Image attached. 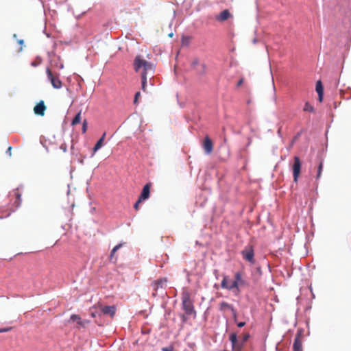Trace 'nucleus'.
I'll return each mask as SVG.
<instances>
[{
	"instance_id": "5701e85b",
	"label": "nucleus",
	"mask_w": 351,
	"mask_h": 351,
	"mask_svg": "<svg viewBox=\"0 0 351 351\" xmlns=\"http://www.w3.org/2000/svg\"><path fill=\"white\" fill-rule=\"evenodd\" d=\"M81 113H82V110H80V112H78V113L75 115V117H74V119H73V121L71 122L72 125H77L80 123Z\"/></svg>"
},
{
	"instance_id": "58836bf2",
	"label": "nucleus",
	"mask_w": 351,
	"mask_h": 351,
	"mask_svg": "<svg viewBox=\"0 0 351 351\" xmlns=\"http://www.w3.org/2000/svg\"><path fill=\"white\" fill-rule=\"evenodd\" d=\"M8 152H10V151H11V147H10L8 148Z\"/></svg>"
},
{
	"instance_id": "9b49d317",
	"label": "nucleus",
	"mask_w": 351,
	"mask_h": 351,
	"mask_svg": "<svg viewBox=\"0 0 351 351\" xmlns=\"http://www.w3.org/2000/svg\"><path fill=\"white\" fill-rule=\"evenodd\" d=\"M152 184L150 182L147 183L143 188L142 192L139 196L140 201H144L149 197L150 189Z\"/></svg>"
},
{
	"instance_id": "b1692460",
	"label": "nucleus",
	"mask_w": 351,
	"mask_h": 351,
	"mask_svg": "<svg viewBox=\"0 0 351 351\" xmlns=\"http://www.w3.org/2000/svg\"><path fill=\"white\" fill-rule=\"evenodd\" d=\"M303 110L306 112H313L314 111V108L308 102H306Z\"/></svg>"
},
{
	"instance_id": "f257e3e1",
	"label": "nucleus",
	"mask_w": 351,
	"mask_h": 351,
	"mask_svg": "<svg viewBox=\"0 0 351 351\" xmlns=\"http://www.w3.org/2000/svg\"><path fill=\"white\" fill-rule=\"evenodd\" d=\"M134 68L136 72H138L141 69H143L141 74V88L144 92L147 91V74L152 72L153 74L154 67L153 65L148 62L147 60H143L140 56H137L134 61Z\"/></svg>"
},
{
	"instance_id": "7c9ffc66",
	"label": "nucleus",
	"mask_w": 351,
	"mask_h": 351,
	"mask_svg": "<svg viewBox=\"0 0 351 351\" xmlns=\"http://www.w3.org/2000/svg\"><path fill=\"white\" fill-rule=\"evenodd\" d=\"M142 201H140V199L138 198V199L137 200V202L135 203L134 207L136 210H138V207H139V204Z\"/></svg>"
},
{
	"instance_id": "a19ab883",
	"label": "nucleus",
	"mask_w": 351,
	"mask_h": 351,
	"mask_svg": "<svg viewBox=\"0 0 351 351\" xmlns=\"http://www.w3.org/2000/svg\"><path fill=\"white\" fill-rule=\"evenodd\" d=\"M23 40H20V41H19V43H23Z\"/></svg>"
},
{
	"instance_id": "423d86ee",
	"label": "nucleus",
	"mask_w": 351,
	"mask_h": 351,
	"mask_svg": "<svg viewBox=\"0 0 351 351\" xmlns=\"http://www.w3.org/2000/svg\"><path fill=\"white\" fill-rule=\"evenodd\" d=\"M167 280V278H160L154 281L152 284V286L154 289V292L153 293V295L156 296L157 295V292L159 289H164L166 287Z\"/></svg>"
},
{
	"instance_id": "dca6fc26",
	"label": "nucleus",
	"mask_w": 351,
	"mask_h": 351,
	"mask_svg": "<svg viewBox=\"0 0 351 351\" xmlns=\"http://www.w3.org/2000/svg\"><path fill=\"white\" fill-rule=\"evenodd\" d=\"M122 243H119L113 247L109 256V260L110 262L115 263L117 261V256H115V253L119 248L122 247Z\"/></svg>"
},
{
	"instance_id": "20e7f679",
	"label": "nucleus",
	"mask_w": 351,
	"mask_h": 351,
	"mask_svg": "<svg viewBox=\"0 0 351 351\" xmlns=\"http://www.w3.org/2000/svg\"><path fill=\"white\" fill-rule=\"evenodd\" d=\"M46 73L47 78L50 81L54 88H60L62 87V82L60 80V75L58 73H53L49 68H47Z\"/></svg>"
},
{
	"instance_id": "4c0bfd02",
	"label": "nucleus",
	"mask_w": 351,
	"mask_h": 351,
	"mask_svg": "<svg viewBox=\"0 0 351 351\" xmlns=\"http://www.w3.org/2000/svg\"><path fill=\"white\" fill-rule=\"evenodd\" d=\"M32 65L34 66H36L37 64H36V62H34L32 63Z\"/></svg>"
},
{
	"instance_id": "aec40b11",
	"label": "nucleus",
	"mask_w": 351,
	"mask_h": 351,
	"mask_svg": "<svg viewBox=\"0 0 351 351\" xmlns=\"http://www.w3.org/2000/svg\"><path fill=\"white\" fill-rule=\"evenodd\" d=\"M234 282H237L238 286H242L245 284V280L242 278V274L241 272H237L234 274Z\"/></svg>"
},
{
	"instance_id": "1a4fd4ad",
	"label": "nucleus",
	"mask_w": 351,
	"mask_h": 351,
	"mask_svg": "<svg viewBox=\"0 0 351 351\" xmlns=\"http://www.w3.org/2000/svg\"><path fill=\"white\" fill-rule=\"evenodd\" d=\"M202 147L204 150V152L208 155L213 152V143L208 136H205L202 143Z\"/></svg>"
},
{
	"instance_id": "a878e982",
	"label": "nucleus",
	"mask_w": 351,
	"mask_h": 351,
	"mask_svg": "<svg viewBox=\"0 0 351 351\" xmlns=\"http://www.w3.org/2000/svg\"><path fill=\"white\" fill-rule=\"evenodd\" d=\"M191 41L190 36H182V44L183 45H188Z\"/></svg>"
},
{
	"instance_id": "72a5a7b5",
	"label": "nucleus",
	"mask_w": 351,
	"mask_h": 351,
	"mask_svg": "<svg viewBox=\"0 0 351 351\" xmlns=\"http://www.w3.org/2000/svg\"><path fill=\"white\" fill-rule=\"evenodd\" d=\"M245 325V322H239L237 324V326L239 328L243 327Z\"/></svg>"
},
{
	"instance_id": "473e14b6",
	"label": "nucleus",
	"mask_w": 351,
	"mask_h": 351,
	"mask_svg": "<svg viewBox=\"0 0 351 351\" xmlns=\"http://www.w3.org/2000/svg\"><path fill=\"white\" fill-rule=\"evenodd\" d=\"M60 149L63 150L64 152H66V144H62L60 145Z\"/></svg>"
},
{
	"instance_id": "f3484780",
	"label": "nucleus",
	"mask_w": 351,
	"mask_h": 351,
	"mask_svg": "<svg viewBox=\"0 0 351 351\" xmlns=\"http://www.w3.org/2000/svg\"><path fill=\"white\" fill-rule=\"evenodd\" d=\"M70 321L77 322V324L81 326H84L86 324L89 323L88 320L82 321L81 317L75 314H73L70 317Z\"/></svg>"
},
{
	"instance_id": "e433bc0d",
	"label": "nucleus",
	"mask_w": 351,
	"mask_h": 351,
	"mask_svg": "<svg viewBox=\"0 0 351 351\" xmlns=\"http://www.w3.org/2000/svg\"><path fill=\"white\" fill-rule=\"evenodd\" d=\"M257 271H258V272L260 274H261V268H260V267H258V268H257Z\"/></svg>"
},
{
	"instance_id": "a211bd4d",
	"label": "nucleus",
	"mask_w": 351,
	"mask_h": 351,
	"mask_svg": "<svg viewBox=\"0 0 351 351\" xmlns=\"http://www.w3.org/2000/svg\"><path fill=\"white\" fill-rule=\"evenodd\" d=\"M106 137V132L103 134L102 136L98 140L97 143L95 144V147H93V156L95 154V152L99 150L104 144V141Z\"/></svg>"
},
{
	"instance_id": "c756f323",
	"label": "nucleus",
	"mask_w": 351,
	"mask_h": 351,
	"mask_svg": "<svg viewBox=\"0 0 351 351\" xmlns=\"http://www.w3.org/2000/svg\"><path fill=\"white\" fill-rule=\"evenodd\" d=\"M230 311H232V316H233L234 322H237V312H236V310L234 308H232Z\"/></svg>"
},
{
	"instance_id": "ea45409f",
	"label": "nucleus",
	"mask_w": 351,
	"mask_h": 351,
	"mask_svg": "<svg viewBox=\"0 0 351 351\" xmlns=\"http://www.w3.org/2000/svg\"><path fill=\"white\" fill-rule=\"evenodd\" d=\"M91 315H92V316H93V317H95V314L94 313H92V314H91Z\"/></svg>"
},
{
	"instance_id": "6e6552de",
	"label": "nucleus",
	"mask_w": 351,
	"mask_h": 351,
	"mask_svg": "<svg viewBox=\"0 0 351 351\" xmlns=\"http://www.w3.org/2000/svg\"><path fill=\"white\" fill-rule=\"evenodd\" d=\"M221 287L223 289H226L228 290L233 291V290L236 289L237 291V292L239 291V287L238 286L237 282L233 281L231 284H230V285L228 284V278L227 276L223 277V278L221 281Z\"/></svg>"
},
{
	"instance_id": "39448f33",
	"label": "nucleus",
	"mask_w": 351,
	"mask_h": 351,
	"mask_svg": "<svg viewBox=\"0 0 351 351\" xmlns=\"http://www.w3.org/2000/svg\"><path fill=\"white\" fill-rule=\"evenodd\" d=\"M294 162L292 167L293 169V181L295 182H298V178L300 174V169H301V161L298 156H295L294 158Z\"/></svg>"
},
{
	"instance_id": "9d476101",
	"label": "nucleus",
	"mask_w": 351,
	"mask_h": 351,
	"mask_svg": "<svg viewBox=\"0 0 351 351\" xmlns=\"http://www.w3.org/2000/svg\"><path fill=\"white\" fill-rule=\"evenodd\" d=\"M293 351H302V334L301 332H298L295 335L293 345Z\"/></svg>"
},
{
	"instance_id": "0eeeda50",
	"label": "nucleus",
	"mask_w": 351,
	"mask_h": 351,
	"mask_svg": "<svg viewBox=\"0 0 351 351\" xmlns=\"http://www.w3.org/2000/svg\"><path fill=\"white\" fill-rule=\"evenodd\" d=\"M230 341L232 343V351H241L242 350L244 343L237 340L236 333H232L230 335Z\"/></svg>"
},
{
	"instance_id": "393cba45",
	"label": "nucleus",
	"mask_w": 351,
	"mask_h": 351,
	"mask_svg": "<svg viewBox=\"0 0 351 351\" xmlns=\"http://www.w3.org/2000/svg\"><path fill=\"white\" fill-rule=\"evenodd\" d=\"M323 169V162L321 161L318 165L317 168V179H319L321 177L322 172Z\"/></svg>"
},
{
	"instance_id": "79ce46f5",
	"label": "nucleus",
	"mask_w": 351,
	"mask_h": 351,
	"mask_svg": "<svg viewBox=\"0 0 351 351\" xmlns=\"http://www.w3.org/2000/svg\"><path fill=\"white\" fill-rule=\"evenodd\" d=\"M173 36V34H170L169 36L171 37Z\"/></svg>"
},
{
	"instance_id": "bb28decb",
	"label": "nucleus",
	"mask_w": 351,
	"mask_h": 351,
	"mask_svg": "<svg viewBox=\"0 0 351 351\" xmlns=\"http://www.w3.org/2000/svg\"><path fill=\"white\" fill-rule=\"evenodd\" d=\"M140 97H141V93L139 91L136 92V94H135V96H134V104H138V100Z\"/></svg>"
},
{
	"instance_id": "7ed1b4c3",
	"label": "nucleus",
	"mask_w": 351,
	"mask_h": 351,
	"mask_svg": "<svg viewBox=\"0 0 351 351\" xmlns=\"http://www.w3.org/2000/svg\"><path fill=\"white\" fill-rule=\"evenodd\" d=\"M243 258L250 263L251 265H254L256 263L254 258V249L253 245H247L244 249L241 252Z\"/></svg>"
},
{
	"instance_id": "412c9836",
	"label": "nucleus",
	"mask_w": 351,
	"mask_h": 351,
	"mask_svg": "<svg viewBox=\"0 0 351 351\" xmlns=\"http://www.w3.org/2000/svg\"><path fill=\"white\" fill-rule=\"evenodd\" d=\"M13 195L16 197V201L14 204H16V206H19L21 204V194L19 192V189H16V190L13 191Z\"/></svg>"
},
{
	"instance_id": "c9c22d12",
	"label": "nucleus",
	"mask_w": 351,
	"mask_h": 351,
	"mask_svg": "<svg viewBox=\"0 0 351 351\" xmlns=\"http://www.w3.org/2000/svg\"><path fill=\"white\" fill-rule=\"evenodd\" d=\"M8 330H9V329H0V332H7Z\"/></svg>"
},
{
	"instance_id": "4468645a",
	"label": "nucleus",
	"mask_w": 351,
	"mask_h": 351,
	"mask_svg": "<svg viewBox=\"0 0 351 351\" xmlns=\"http://www.w3.org/2000/svg\"><path fill=\"white\" fill-rule=\"evenodd\" d=\"M232 15L228 10H224L221 13L215 16L216 21L219 22H223L228 20Z\"/></svg>"
},
{
	"instance_id": "2eb2a0df",
	"label": "nucleus",
	"mask_w": 351,
	"mask_h": 351,
	"mask_svg": "<svg viewBox=\"0 0 351 351\" xmlns=\"http://www.w3.org/2000/svg\"><path fill=\"white\" fill-rule=\"evenodd\" d=\"M192 66L201 74H204L206 71V64L204 63L200 64L199 60L197 59L192 62Z\"/></svg>"
},
{
	"instance_id": "6ab92c4d",
	"label": "nucleus",
	"mask_w": 351,
	"mask_h": 351,
	"mask_svg": "<svg viewBox=\"0 0 351 351\" xmlns=\"http://www.w3.org/2000/svg\"><path fill=\"white\" fill-rule=\"evenodd\" d=\"M315 89L319 95V100L321 101L322 100L323 92H324L323 86H322L321 81L317 82Z\"/></svg>"
},
{
	"instance_id": "f03ea898",
	"label": "nucleus",
	"mask_w": 351,
	"mask_h": 351,
	"mask_svg": "<svg viewBox=\"0 0 351 351\" xmlns=\"http://www.w3.org/2000/svg\"><path fill=\"white\" fill-rule=\"evenodd\" d=\"M182 308L187 315H194L196 312L194 309L193 302L191 300V295L188 291H184L182 293Z\"/></svg>"
},
{
	"instance_id": "f8f14e48",
	"label": "nucleus",
	"mask_w": 351,
	"mask_h": 351,
	"mask_svg": "<svg viewBox=\"0 0 351 351\" xmlns=\"http://www.w3.org/2000/svg\"><path fill=\"white\" fill-rule=\"evenodd\" d=\"M46 106L43 101H40L34 108V112L36 114L43 116L46 110Z\"/></svg>"
},
{
	"instance_id": "f704fd0d",
	"label": "nucleus",
	"mask_w": 351,
	"mask_h": 351,
	"mask_svg": "<svg viewBox=\"0 0 351 351\" xmlns=\"http://www.w3.org/2000/svg\"><path fill=\"white\" fill-rule=\"evenodd\" d=\"M243 79L242 78V79H241V80L238 82V83H237V86H238V87L241 86L242 85V84H243Z\"/></svg>"
},
{
	"instance_id": "cd10ccee",
	"label": "nucleus",
	"mask_w": 351,
	"mask_h": 351,
	"mask_svg": "<svg viewBox=\"0 0 351 351\" xmlns=\"http://www.w3.org/2000/svg\"><path fill=\"white\" fill-rule=\"evenodd\" d=\"M82 130V133H86V132L87 130V121L86 119L84 120V121H83Z\"/></svg>"
},
{
	"instance_id": "4be33fe9",
	"label": "nucleus",
	"mask_w": 351,
	"mask_h": 351,
	"mask_svg": "<svg viewBox=\"0 0 351 351\" xmlns=\"http://www.w3.org/2000/svg\"><path fill=\"white\" fill-rule=\"evenodd\" d=\"M233 306L227 303L226 302H221L219 304V310L222 311H224L227 309L231 310Z\"/></svg>"
},
{
	"instance_id": "c85d7f7f",
	"label": "nucleus",
	"mask_w": 351,
	"mask_h": 351,
	"mask_svg": "<svg viewBox=\"0 0 351 351\" xmlns=\"http://www.w3.org/2000/svg\"><path fill=\"white\" fill-rule=\"evenodd\" d=\"M249 338H250V334L249 333L245 334L243 337L242 342L244 343L249 339Z\"/></svg>"
},
{
	"instance_id": "2f4dec72",
	"label": "nucleus",
	"mask_w": 351,
	"mask_h": 351,
	"mask_svg": "<svg viewBox=\"0 0 351 351\" xmlns=\"http://www.w3.org/2000/svg\"><path fill=\"white\" fill-rule=\"evenodd\" d=\"M162 351H173V348L171 346L165 347L162 348Z\"/></svg>"
},
{
	"instance_id": "ddd939ff",
	"label": "nucleus",
	"mask_w": 351,
	"mask_h": 351,
	"mask_svg": "<svg viewBox=\"0 0 351 351\" xmlns=\"http://www.w3.org/2000/svg\"><path fill=\"white\" fill-rule=\"evenodd\" d=\"M101 311L104 315H110V317H114L116 313V307L114 306H105L101 308Z\"/></svg>"
}]
</instances>
